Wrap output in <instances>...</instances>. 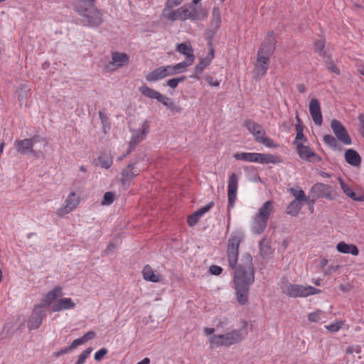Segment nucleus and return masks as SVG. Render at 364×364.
Here are the masks:
<instances>
[{
  "label": "nucleus",
  "mask_w": 364,
  "mask_h": 364,
  "mask_svg": "<svg viewBox=\"0 0 364 364\" xmlns=\"http://www.w3.org/2000/svg\"><path fill=\"white\" fill-rule=\"evenodd\" d=\"M213 202H210L206 204L205 206L199 208L197 211H196L200 217L208 212L213 206Z\"/></svg>",
  "instance_id": "55"
},
{
  "label": "nucleus",
  "mask_w": 364,
  "mask_h": 364,
  "mask_svg": "<svg viewBox=\"0 0 364 364\" xmlns=\"http://www.w3.org/2000/svg\"><path fill=\"white\" fill-rule=\"evenodd\" d=\"M346 161L353 166H360L361 164V157L359 154L353 149H348L344 154Z\"/></svg>",
  "instance_id": "21"
},
{
  "label": "nucleus",
  "mask_w": 364,
  "mask_h": 364,
  "mask_svg": "<svg viewBox=\"0 0 364 364\" xmlns=\"http://www.w3.org/2000/svg\"><path fill=\"white\" fill-rule=\"evenodd\" d=\"M325 67L329 71L335 73L337 75H339L341 74L339 68L336 66V65L331 59H329L325 62Z\"/></svg>",
  "instance_id": "47"
},
{
  "label": "nucleus",
  "mask_w": 364,
  "mask_h": 364,
  "mask_svg": "<svg viewBox=\"0 0 364 364\" xmlns=\"http://www.w3.org/2000/svg\"><path fill=\"white\" fill-rule=\"evenodd\" d=\"M309 113L314 122L318 126L322 124L323 118L319 101L313 98L309 102Z\"/></svg>",
  "instance_id": "17"
},
{
  "label": "nucleus",
  "mask_w": 364,
  "mask_h": 364,
  "mask_svg": "<svg viewBox=\"0 0 364 364\" xmlns=\"http://www.w3.org/2000/svg\"><path fill=\"white\" fill-rule=\"evenodd\" d=\"M336 137L331 134H326L323 136V143L333 150H340L341 146Z\"/></svg>",
  "instance_id": "34"
},
{
  "label": "nucleus",
  "mask_w": 364,
  "mask_h": 364,
  "mask_svg": "<svg viewBox=\"0 0 364 364\" xmlns=\"http://www.w3.org/2000/svg\"><path fill=\"white\" fill-rule=\"evenodd\" d=\"M95 336V333L92 331H90L85 333L82 337L74 340L70 345L72 350L76 348L80 345L85 343L86 342L92 340Z\"/></svg>",
  "instance_id": "27"
},
{
  "label": "nucleus",
  "mask_w": 364,
  "mask_h": 364,
  "mask_svg": "<svg viewBox=\"0 0 364 364\" xmlns=\"http://www.w3.org/2000/svg\"><path fill=\"white\" fill-rule=\"evenodd\" d=\"M139 90L143 95L152 100L155 99L157 100L160 95V92L149 87L146 85H142L139 87Z\"/></svg>",
  "instance_id": "35"
},
{
  "label": "nucleus",
  "mask_w": 364,
  "mask_h": 364,
  "mask_svg": "<svg viewBox=\"0 0 364 364\" xmlns=\"http://www.w3.org/2000/svg\"><path fill=\"white\" fill-rule=\"evenodd\" d=\"M75 304L70 298H62L55 301L52 306V310L54 312L60 311L67 309H74Z\"/></svg>",
  "instance_id": "20"
},
{
  "label": "nucleus",
  "mask_w": 364,
  "mask_h": 364,
  "mask_svg": "<svg viewBox=\"0 0 364 364\" xmlns=\"http://www.w3.org/2000/svg\"><path fill=\"white\" fill-rule=\"evenodd\" d=\"M183 1L184 0H167L165 4V8L164 9V12H166V11L179 6Z\"/></svg>",
  "instance_id": "49"
},
{
  "label": "nucleus",
  "mask_w": 364,
  "mask_h": 364,
  "mask_svg": "<svg viewBox=\"0 0 364 364\" xmlns=\"http://www.w3.org/2000/svg\"><path fill=\"white\" fill-rule=\"evenodd\" d=\"M112 157L109 154L103 153L94 160V164L101 168L108 169L112 164Z\"/></svg>",
  "instance_id": "24"
},
{
  "label": "nucleus",
  "mask_w": 364,
  "mask_h": 364,
  "mask_svg": "<svg viewBox=\"0 0 364 364\" xmlns=\"http://www.w3.org/2000/svg\"><path fill=\"white\" fill-rule=\"evenodd\" d=\"M338 252L343 254H351L357 256L359 254V250L356 245L353 244H347L345 242H340L336 245Z\"/></svg>",
  "instance_id": "22"
},
{
  "label": "nucleus",
  "mask_w": 364,
  "mask_h": 364,
  "mask_svg": "<svg viewBox=\"0 0 364 364\" xmlns=\"http://www.w3.org/2000/svg\"><path fill=\"white\" fill-rule=\"evenodd\" d=\"M253 136H255V141L257 142H259V139H262L265 136V130L262 127L261 130L259 129L258 132H255Z\"/></svg>",
  "instance_id": "63"
},
{
  "label": "nucleus",
  "mask_w": 364,
  "mask_h": 364,
  "mask_svg": "<svg viewBox=\"0 0 364 364\" xmlns=\"http://www.w3.org/2000/svg\"><path fill=\"white\" fill-rule=\"evenodd\" d=\"M239 177L234 173H228V210L233 208L237 200L238 190Z\"/></svg>",
  "instance_id": "7"
},
{
  "label": "nucleus",
  "mask_w": 364,
  "mask_h": 364,
  "mask_svg": "<svg viewBox=\"0 0 364 364\" xmlns=\"http://www.w3.org/2000/svg\"><path fill=\"white\" fill-rule=\"evenodd\" d=\"M164 17L168 21H171L172 22L176 21H183V12H182V6L173 10V9L166 11V12L163 11Z\"/></svg>",
  "instance_id": "25"
},
{
  "label": "nucleus",
  "mask_w": 364,
  "mask_h": 364,
  "mask_svg": "<svg viewBox=\"0 0 364 364\" xmlns=\"http://www.w3.org/2000/svg\"><path fill=\"white\" fill-rule=\"evenodd\" d=\"M186 80V76L182 75L178 77L171 78L166 82V85L171 88L175 89L178 83L182 82Z\"/></svg>",
  "instance_id": "45"
},
{
  "label": "nucleus",
  "mask_w": 364,
  "mask_h": 364,
  "mask_svg": "<svg viewBox=\"0 0 364 364\" xmlns=\"http://www.w3.org/2000/svg\"><path fill=\"white\" fill-rule=\"evenodd\" d=\"M35 139L36 137L24 139L21 140H16L14 142V146L16 151L23 155L27 154L32 149L34 145V142L36 141Z\"/></svg>",
  "instance_id": "18"
},
{
  "label": "nucleus",
  "mask_w": 364,
  "mask_h": 364,
  "mask_svg": "<svg viewBox=\"0 0 364 364\" xmlns=\"http://www.w3.org/2000/svg\"><path fill=\"white\" fill-rule=\"evenodd\" d=\"M247 326V322L244 321L242 322V326L240 329H234L230 332L224 334L215 335L213 334L215 328H204L203 332L206 336H210L208 341L210 347H219V346H230L232 345L237 344L242 341L245 338L247 332L245 328Z\"/></svg>",
  "instance_id": "3"
},
{
  "label": "nucleus",
  "mask_w": 364,
  "mask_h": 364,
  "mask_svg": "<svg viewBox=\"0 0 364 364\" xmlns=\"http://www.w3.org/2000/svg\"><path fill=\"white\" fill-rule=\"evenodd\" d=\"M143 278L151 282H159L161 280V277L159 274H156L152 268L146 264L142 269Z\"/></svg>",
  "instance_id": "26"
},
{
  "label": "nucleus",
  "mask_w": 364,
  "mask_h": 364,
  "mask_svg": "<svg viewBox=\"0 0 364 364\" xmlns=\"http://www.w3.org/2000/svg\"><path fill=\"white\" fill-rule=\"evenodd\" d=\"M358 119L360 122V131L361 135L364 137V114L363 113H360Z\"/></svg>",
  "instance_id": "61"
},
{
  "label": "nucleus",
  "mask_w": 364,
  "mask_h": 364,
  "mask_svg": "<svg viewBox=\"0 0 364 364\" xmlns=\"http://www.w3.org/2000/svg\"><path fill=\"white\" fill-rule=\"evenodd\" d=\"M339 265H331L325 271L324 274L326 275L331 274L333 272H336L339 269Z\"/></svg>",
  "instance_id": "64"
},
{
  "label": "nucleus",
  "mask_w": 364,
  "mask_h": 364,
  "mask_svg": "<svg viewBox=\"0 0 364 364\" xmlns=\"http://www.w3.org/2000/svg\"><path fill=\"white\" fill-rule=\"evenodd\" d=\"M166 77H167V74L165 73V69L164 68V66H161L149 73L146 75L145 78L147 82H152Z\"/></svg>",
  "instance_id": "23"
},
{
  "label": "nucleus",
  "mask_w": 364,
  "mask_h": 364,
  "mask_svg": "<svg viewBox=\"0 0 364 364\" xmlns=\"http://www.w3.org/2000/svg\"><path fill=\"white\" fill-rule=\"evenodd\" d=\"M80 198L75 192H71L67 197L65 205L57 210V215L63 216L72 212L79 204Z\"/></svg>",
  "instance_id": "13"
},
{
  "label": "nucleus",
  "mask_w": 364,
  "mask_h": 364,
  "mask_svg": "<svg viewBox=\"0 0 364 364\" xmlns=\"http://www.w3.org/2000/svg\"><path fill=\"white\" fill-rule=\"evenodd\" d=\"M63 294L62 288L60 287H55L51 291H48L46 295L44 301L50 304L53 301Z\"/></svg>",
  "instance_id": "36"
},
{
  "label": "nucleus",
  "mask_w": 364,
  "mask_h": 364,
  "mask_svg": "<svg viewBox=\"0 0 364 364\" xmlns=\"http://www.w3.org/2000/svg\"><path fill=\"white\" fill-rule=\"evenodd\" d=\"M339 183L341 185V187L343 192L350 197L351 199H353L355 201H364V196H357L355 192L353 191V189L346 183H344V181L339 178Z\"/></svg>",
  "instance_id": "28"
},
{
  "label": "nucleus",
  "mask_w": 364,
  "mask_h": 364,
  "mask_svg": "<svg viewBox=\"0 0 364 364\" xmlns=\"http://www.w3.org/2000/svg\"><path fill=\"white\" fill-rule=\"evenodd\" d=\"M315 51L318 53L320 56H325L326 51L324 50L325 48V41L323 38L318 39L314 43Z\"/></svg>",
  "instance_id": "42"
},
{
  "label": "nucleus",
  "mask_w": 364,
  "mask_h": 364,
  "mask_svg": "<svg viewBox=\"0 0 364 364\" xmlns=\"http://www.w3.org/2000/svg\"><path fill=\"white\" fill-rule=\"evenodd\" d=\"M262 144H264L265 146L268 148H277L278 145L274 142V141L266 136L262 137V139H259V142Z\"/></svg>",
  "instance_id": "51"
},
{
  "label": "nucleus",
  "mask_w": 364,
  "mask_h": 364,
  "mask_svg": "<svg viewBox=\"0 0 364 364\" xmlns=\"http://www.w3.org/2000/svg\"><path fill=\"white\" fill-rule=\"evenodd\" d=\"M322 311L317 310L314 312L310 313L308 316V319L311 322H319L321 320Z\"/></svg>",
  "instance_id": "50"
},
{
  "label": "nucleus",
  "mask_w": 364,
  "mask_h": 364,
  "mask_svg": "<svg viewBox=\"0 0 364 364\" xmlns=\"http://www.w3.org/2000/svg\"><path fill=\"white\" fill-rule=\"evenodd\" d=\"M343 324L344 321L340 320L337 321L336 323L326 326L325 328L331 333H336L341 328Z\"/></svg>",
  "instance_id": "46"
},
{
  "label": "nucleus",
  "mask_w": 364,
  "mask_h": 364,
  "mask_svg": "<svg viewBox=\"0 0 364 364\" xmlns=\"http://www.w3.org/2000/svg\"><path fill=\"white\" fill-rule=\"evenodd\" d=\"M99 117L103 126V131L106 133V129L109 128V122L108 117L102 111L99 112Z\"/></svg>",
  "instance_id": "52"
},
{
  "label": "nucleus",
  "mask_w": 364,
  "mask_h": 364,
  "mask_svg": "<svg viewBox=\"0 0 364 364\" xmlns=\"http://www.w3.org/2000/svg\"><path fill=\"white\" fill-rule=\"evenodd\" d=\"M317 200L318 199L313 198L311 193H309L308 196H306V200H303V202H306L309 206H311L312 208V211H314V205Z\"/></svg>",
  "instance_id": "59"
},
{
  "label": "nucleus",
  "mask_w": 364,
  "mask_h": 364,
  "mask_svg": "<svg viewBox=\"0 0 364 364\" xmlns=\"http://www.w3.org/2000/svg\"><path fill=\"white\" fill-rule=\"evenodd\" d=\"M108 353V350L107 348H102L101 349H100L99 350H97L95 353V359L97 360V361H100L102 359V358L107 355Z\"/></svg>",
  "instance_id": "56"
},
{
  "label": "nucleus",
  "mask_w": 364,
  "mask_h": 364,
  "mask_svg": "<svg viewBox=\"0 0 364 364\" xmlns=\"http://www.w3.org/2000/svg\"><path fill=\"white\" fill-rule=\"evenodd\" d=\"M274 212V203L272 200L266 201L255 215L252 225V231L255 234H260L264 231L267 221Z\"/></svg>",
  "instance_id": "5"
},
{
  "label": "nucleus",
  "mask_w": 364,
  "mask_h": 364,
  "mask_svg": "<svg viewBox=\"0 0 364 364\" xmlns=\"http://www.w3.org/2000/svg\"><path fill=\"white\" fill-rule=\"evenodd\" d=\"M114 198V195L112 192H106L103 197V200L102 201V205H110L113 203Z\"/></svg>",
  "instance_id": "53"
},
{
  "label": "nucleus",
  "mask_w": 364,
  "mask_h": 364,
  "mask_svg": "<svg viewBox=\"0 0 364 364\" xmlns=\"http://www.w3.org/2000/svg\"><path fill=\"white\" fill-rule=\"evenodd\" d=\"M129 57L125 53L113 52L112 53V61L107 65V70H113L116 68H120L127 64Z\"/></svg>",
  "instance_id": "15"
},
{
  "label": "nucleus",
  "mask_w": 364,
  "mask_h": 364,
  "mask_svg": "<svg viewBox=\"0 0 364 364\" xmlns=\"http://www.w3.org/2000/svg\"><path fill=\"white\" fill-rule=\"evenodd\" d=\"M200 216L195 212L191 215H189L187 219V223L189 226L193 227L194 226L199 220Z\"/></svg>",
  "instance_id": "54"
},
{
  "label": "nucleus",
  "mask_w": 364,
  "mask_h": 364,
  "mask_svg": "<svg viewBox=\"0 0 364 364\" xmlns=\"http://www.w3.org/2000/svg\"><path fill=\"white\" fill-rule=\"evenodd\" d=\"M260 255L263 258L268 257L272 254V250L265 240H262L259 243Z\"/></svg>",
  "instance_id": "38"
},
{
  "label": "nucleus",
  "mask_w": 364,
  "mask_h": 364,
  "mask_svg": "<svg viewBox=\"0 0 364 364\" xmlns=\"http://www.w3.org/2000/svg\"><path fill=\"white\" fill-rule=\"evenodd\" d=\"M30 91V88L26 84L21 85L16 92L18 93V100L20 102L23 101L27 97V94Z\"/></svg>",
  "instance_id": "41"
},
{
  "label": "nucleus",
  "mask_w": 364,
  "mask_h": 364,
  "mask_svg": "<svg viewBox=\"0 0 364 364\" xmlns=\"http://www.w3.org/2000/svg\"><path fill=\"white\" fill-rule=\"evenodd\" d=\"M303 206V203L293 200L288 204L286 213L291 216L295 217L299 214Z\"/></svg>",
  "instance_id": "29"
},
{
  "label": "nucleus",
  "mask_w": 364,
  "mask_h": 364,
  "mask_svg": "<svg viewBox=\"0 0 364 364\" xmlns=\"http://www.w3.org/2000/svg\"><path fill=\"white\" fill-rule=\"evenodd\" d=\"M276 47V38L273 31L268 32L266 38L261 43L257 55L266 57L270 59Z\"/></svg>",
  "instance_id": "8"
},
{
  "label": "nucleus",
  "mask_w": 364,
  "mask_h": 364,
  "mask_svg": "<svg viewBox=\"0 0 364 364\" xmlns=\"http://www.w3.org/2000/svg\"><path fill=\"white\" fill-rule=\"evenodd\" d=\"M331 128L337 139L345 145H350L352 139L346 127L338 119H333L331 122Z\"/></svg>",
  "instance_id": "9"
},
{
  "label": "nucleus",
  "mask_w": 364,
  "mask_h": 364,
  "mask_svg": "<svg viewBox=\"0 0 364 364\" xmlns=\"http://www.w3.org/2000/svg\"><path fill=\"white\" fill-rule=\"evenodd\" d=\"M73 350L71 349L70 346H68L63 348H61L59 351L55 353V357H60L64 354L68 353L71 352Z\"/></svg>",
  "instance_id": "62"
},
{
  "label": "nucleus",
  "mask_w": 364,
  "mask_h": 364,
  "mask_svg": "<svg viewBox=\"0 0 364 364\" xmlns=\"http://www.w3.org/2000/svg\"><path fill=\"white\" fill-rule=\"evenodd\" d=\"M245 125L248 131L253 135L255 132H258L259 129L261 130L262 126L252 119L246 120Z\"/></svg>",
  "instance_id": "39"
},
{
  "label": "nucleus",
  "mask_w": 364,
  "mask_h": 364,
  "mask_svg": "<svg viewBox=\"0 0 364 364\" xmlns=\"http://www.w3.org/2000/svg\"><path fill=\"white\" fill-rule=\"evenodd\" d=\"M210 272L214 275H219L222 273L223 269L218 265H212L210 267Z\"/></svg>",
  "instance_id": "58"
},
{
  "label": "nucleus",
  "mask_w": 364,
  "mask_h": 364,
  "mask_svg": "<svg viewBox=\"0 0 364 364\" xmlns=\"http://www.w3.org/2000/svg\"><path fill=\"white\" fill-rule=\"evenodd\" d=\"M233 157L236 160L257 163V153H235L233 154Z\"/></svg>",
  "instance_id": "32"
},
{
  "label": "nucleus",
  "mask_w": 364,
  "mask_h": 364,
  "mask_svg": "<svg viewBox=\"0 0 364 364\" xmlns=\"http://www.w3.org/2000/svg\"><path fill=\"white\" fill-rule=\"evenodd\" d=\"M280 287L283 294L291 298L306 297L321 292L311 286L291 284L284 278L281 280Z\"/></svg>",
  "instance_id": "4"
},
{
  "label": "nucleus",
  "mask_w": 364,
  "mask_h": 364,
  "mask_svg": "<svg viewBox=\"0 0 364 364\" xmlns=\"http://www.w3.org/2000/svg\"><path fill=\"white\" fill-rule=\"evenodd\" d=\"M164 68L165 69V73H166L167 76L178 74V71L176 70L175 65L164 66Z\"/></svg>",
  "instance_id": "57"
},
{
  "label": "nucleus",
  "mask_w": 364,
  "mask_h": 364,
  "mask_svg": "<svg viewBox=\"0 0 364 364\" xmlns=\"http://www.w3.org/2000/svg\"><path fill=\"white\" fill-rule=\"evenodd\" d=\"M296 135L293 141L294 145L298 146V144H304V143L307 142V138L304 135V127L302 124H296L295 125Z\"/></svg>",
  "instance_id": "33"
},
{
  "label": "nucleus",
  "mask_w": 364,
  "mask_h": 364,
  "mask_svg": "<svg viewBox=\"0 0 364 364\" xmlns=\"http://www.w3.org/2000/svg\"><path fill=\"white\" fill-rule=\"evenodd\" d=\"M157 101L161 102L168 108H169L171 110L176 109V106L174 102L171 98L166 97V95H164L160 93Z\"/></svg>",
  "instance_id": "37"
},
{
  "label": "nucleus",
  "mask_w": 364,
  "mask_h": 364,
  "mask_svg": "<svg viewBox=\"0 0 364 364\" xmlns=\"http://www.w3.org/2000/svg\"><path fill=\"white\" fill-rule=\"evenodd\" d=\"M46 316V313L42 306L34 307L33 312L28 320V328L29 330L37 329L40 327L42 321Z\"/></svg>",
  "instance_id": "11"
},
{
  "label": "nucleus",
  "mask_w": 364,
  "mask_h": 364,
  "mask_svg": "<svg viewBox=\"0 0 364 364\" xmlns=\"http://www.w3.org/2000/svg\"><path fill=\"white\" fill-rule=\"evenodd\" d=\"M139 174V171L135 168V164H129L122 171L121 181L124 185Z\"/></svg>",
  "instance_id": "19"
},
{
  "label": "nucleus",
  "mask_w": 364,
  "mask_h": 364,
  "mask_svg": "<svg viewBox=\"0 0 364 364\" xmlns=\"http://www.w3.org/2000/svg\"><path fill=\"white\" fill-rule=\"evenodd\" d=\"M193 63L192 58L186 59V60L175 65L178 74L186 71V68Z\"/></svg>",
  "instance_id": "43"
},
{
  "label": "nucleus",
  "mask_w": 364,
  "mask_h": 364,
  "mask_svg": "<svg viewBox=\"0 0 364 364\" xmlns=\"http://www.w3.org/2000/svg\"><path fill=\"white\" fill-rule=\"evenodd\" d=\"M244 239L240 232H232L228 240L227 257L230 267L234 270L233 282L236 299L240 305L248 301L250 287L255 282V269L252 257L250 253L244 254L238 260L239 247Z\"/></svg>",
  "instance_id": "1"
},
{
  "label": "nucleus",
  "mask_w": 364,
  "mask_h": 364,
  "mask_svg": "<svg viewBox=\"0 0 364 364\" xmlns=\"http://www.w3.org/2000/svg\"><path fill=\"white\" fill-rule=\"evenodd\" d=\"M281 160L277 156L269 154L257 153V163L260 164H277Z\"/></svg>",
  "instance_id": "30"
},
{
  "label": "nucleus",
  "mask_w": 364,
  "mask_h": 364,
  "mask_svg": "<svg viewBox=\"0 0 364 364\" xmlns=\"http://www.w3.org/2000/svg\"><path fill=\"white\" fill-rule=\"evenodd\" d=\"M149 122L148 120H145L142 123L141 128L134 132L132 139L129 141V146L131 148L134 149V147L138 144H139L141 141L144 139L146 135L149 132Z\"/></svg>",
  "instance_id": "14"
},
{
  "label": "nucleus",
  "mask_w": 364,
  "mask_h": 364,
  "mask_svg": "<svg viewBox=\"0 0 364 364\" xmlns=\"http://www.w3.org/2000/svg\"><path fill=\"white\" fill-rule=\"evenodd\" d=\"M176 50L180 53L186 56V59L192 58L193 62H194L195 57L193 55V50L190 45H187L186 43L178 44L176 47Z\"/></svg>",
  "instance_id": "31"
},
{
  "label": "nucleus",
  "mask_w": 364,
  "mask_h": 364,
  "mask_svg": "<svg viewBox=\"0 0 364 364\" xmlns=\"http://www.w3.org/2000/svg\"><path fill=\"white\" fill-rule=\"evenodd\" d=\"M211 61V58H203L202 59L198 64H197L195 67V71L196 73H202L203 70L207 68Z\"/></svg>",
  "instance_id": "44"
},
{
  "label": "nucleus",
  "mask_w": 364,
  "mask_h": 364,
  "mask_svg": "<svg viewBox=\"0 0 364 364\" xmlns=\"http://www.w3.org/2000/svg\"><path fill=\"white\" fill-rule=\"evenodd\" d=\"M205 80L210 86L218 87L220 85V82L217 80H215L210 75L205 76Z\"/></svg>",
  "instance_id": "60"
},
{
  "label": "nucleus",
  "mask_w": 364,
  "mask_h": 364,
  "mask_svg": "<svg viewBox=\"0 0 364 364\" xmlns=\"http://www.w3.org/2000/svg\"><path fill=\"white\" fill-rule=\"evenodd\" d=\"M183 21L191 20L192 21L203 20L207 16V12L201 4L195 5L192 3L182 6Z\"/></svg>",
  "instance_id": "6"
},
{
  "label": "nucleus",
  "mask_w": 364,
  "mask_h": 364,
  "mask_svg": "<svg viewBox=\"0 0 364 364\" xmlns=\"http://www.w3.org/2000/svg\"><path fill=\"white\" fill-rule=\"evenodd\" d=\"M73 7L75 11L82 16L79 20L80 25L97 27L102 23V13L95 6V0H76Z\"/></svg>",
  "instance_id": "2"
},
{
  "label": "nucleus",
  "mask_w": 364,
  "mask_h": 364,
  "mask_svg": "<svg viewBox=\"0 0 364 364\" xmlns=\"http://www.w3.org/2000/svg\"><path fill=\"white\" fill-rule=\"evenodd\" d=\"M289 192L295 198L294 200H298L301 203L303 200H306V196L304 191L301 189H296L294 188H290Z\"/></svg>",
  "instance_id": "40"
},
{
  "label": "nucleus",
  "mask_w": 364,
  "mask_h": 364,
  "mask_svg": "<svg viewBox=\"0 0 364 364\" xmlns=\"http://www.w3.org/2000/svg\"><path fill=\"white\" fill-rule=\"evenodd\" d=\"M92 348L91 347L85 349L78 357L77 362L75 364H84L87 358L92 353Z\"/></svg>",
  "instance_id": "48"
},
{
  "label": "nucleus",
  "mask_w": 364,
  "mask_h": 364,
  "mask_svg": "<svg viewBox=\"0 0 364 364\" xmlns=\"http://www.w3.org/2000/svg\"><path fill=\"white\" fill-rule=\"evenodd\" d=\"M309 193H311L313 198L316 199L323 198L328 200H333V198L331 193V187L321 183L314 184L311 187Z\"/></svg>",
  "instance_id": "12"
},
{
  "label": "nucleus",
  "mask_w": 364,
  "mask_h": 364,
  "mask_svg": "<svg viewBox=\"0 0 364 364\" xmlns=\"http://www.w3.org/2000/svg\"><path fill=\"white\" fill-rule=\"evenodd\" d=\"M270 59L257 55V61L255 64L254 68V75L256 79H261L267 73L269 65Z\"/></svg>",
  "instance_id": "16"
},
{
  "label": "nucleus",
  "mask_w": 364,
  "mask_h": 364,
  "mask_svg": "<svg viewBox=\"0 0 364 364\" xmlns=\"http://www.w3.org/2000/svg\"><path fill=\"white\" fill-rule=\"evenodd\" d=\"M296 150L299 156L304 161L311 163L321 161V158L309 146L298 144V146H296Z\"/></svg>",
  "instance_id": "10"
}]
</instances>
